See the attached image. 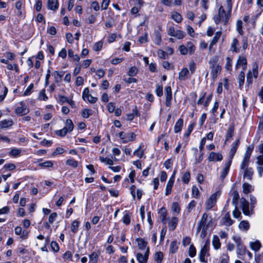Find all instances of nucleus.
I'll use <instances>...</instances> for the list:
<instances>
[{
  "instance_id": "obj_53",
  "label": "nucleus",
  "mask_w": 263,
  "mask_h": 263,
  "mask_svg": "<svg viewBox=\"0 0 263 263\" xmlns=\"http://www.w3.org/2000/svg\"><path fill=\"white\" fill-rule=\"evenodd\" d=\"M192 191L193 197L198 198L199 196V191L198 189L195 185H194L192 187Z\"/></svg>"
},
{
  "instance_id": "obj_1",
  "label": "nucleus",
  "mask_w": 263,
  "mask_h": 263,
  "mask_svg": "<svg viewBox=\"0 0 263 263\" xmlns=\"http://www.w3.org/2000/svg\"><path fill=\"white\" fill-rule=\"evenodd\" d=\"M209 249L210 240H207L203 247L201 248L199 254V259L201 262H207V260H205V255L209 256L210 255L209 253Z\"/></svg>"
},
{
  "instance_id": "obj_10",
  "label": "nucleus",
  "mask_w": 263,
  "mask_h": 263,
  "mask_svg": "<svg viewBox=\"0 0 263 263\" xmlns=\"http://www.w3.org/2000/svg\"><path fill=\"white\" fill-rule=\"evenodd\" d=\"M221 221L223 224L227 226H230L234 222V221L230 217V214L229 212H228L222 218Z\"/></svg>"
},
{
  "instance_id": "obj_61",
  "label": "nucleus",
  "mask_w": 263,
  "mask_h": 263,
  "mask_svg": "<svg viewBox=\"0 0 263 263\" xmlns=\"http://www.w3.org/2000/svg\"><path fill=\"white\" fill-rule=\"evenodd\" d=\"M33 83H31L28 86V87L27 88V89L25 90V91H24V94H23V96H28V95H29L31 94V90L32 89H33Z\"/></svg>"
},
{
  "instance_id": "obj_4",
  "label": "nucleus",
  "mask_w": 263,
  "mask_h": 263,
  "mask_svg": "<svg viewBox=\"0 0 263 263\" xmlns=\"http://www.w3.org/2000/svg\"><path fill=\"white\" fill-rule=\"evenodd\" d=\"M149 253V248L147 247L145 254L143 255L141 253H138L136 254L137 259L139 263H146L148 258Z\"/></svg>"
},
{
  "instance_id": "obj_26",
  "label": "nucleus",
  "mask_w": 263,
  "mask_h": 263,
  "mask_svg": "<svg viewBox=\"0 0 263 263\" xmlns=\"http://www.w3.org/2000/svg\"><path fill=\"white\" fill-rule=\"evenodd\" d=\"M212 244L214 248L216 249H219L221 246V243L220 242L218 237L216 235H214L212 240Z\"/></svg>"
},
{
  "instance_id": "obj_33",
  "label": "nucleus",
  "mask_w": 263,
  "mask_h": 263,
  "mask_svg": "<svg viewBox=\"0 0 263 263\" xmlns=\"http://www.w3.org/2000/svg\"><path fill=\"white\" fill-rule=\"evenodd\" d=\"M243 192L245 194H248L252 190V185L247 182L243 183L242 184Z\"/></svg>"
},
{
  "instance_id": "obj_9",
  "label": "nucleus",
  "mask_w": 263,
  "mask_h": 263,
  "mask_svg": "<svg viewBox=\"0 0 263 263\" xmlns=\"http://www.w3.org/2000/svg\"><path fill=\"white\" fill-rule=\"evenodd\" d=\"M232 164L231 160H228L224 165V167L223 169L221 175L220 176V179L221 180H223L225 177L227 176V174H228V172L229 171L231 165Z\"/></svg>"
},
{
  "instance_id": "obj_60",
  "label": "nucleus",
  "mask_w": 263,
  "mask_h": 263,
  "mask_svg": "<svg viewBox=\"0 0 263 263\" xmlns=\"http://www.w3.org/2000/svg\"><path fill=\"white\" fill-rule=\"evenodd\" d=\"M195 125V123H193L189 126L186 133L184 134V136L188 137L190 135Z\"/></svg>"
},
{
  "instance_id": "obj_7",
  "label": "nucleus",
  "mask_w": 263,
  "mask_h": 263,
  "mask_svg": "<svg viewBox=\"0 0 263 263\" xmlns=\"http://www.w3.org/2000/svg\"><path fill=\"white\" fill-rule=\"evenodd\" d=\"M240 203L241 205L242 210L243 213L246 215H249L250 211L249 210V204L248 201L243 197L240 199Z\"/></svg>"
},
{
  "instance_id": "obj_43",
  "label": "nucleus",
  "mask_w": 263,
  "mask_h": 263,
  "mask_svg": "<svg viewBox=\"0 0 263 263\" xmlns=\"http://www.w3.org/2000/svg\"><path fill=\"white\" fill-rule=\"evenodd\" d=\"M15 168V166L14 164L8 163V164H5L4 165L3 168L2 170V171L4 170L5 171H3V173H4L5 171H7V170L12 171V170H14Z\"/></svg>"
},
{
  "instance_id": "obj_11",
  "label": "nucleus",
  "mask_w": 263,
  "mask_h": 263,
  "mask_svg": "<svg viewBox=\"0 0 263 263\" xmlns=\"http://www.w3.org/2000/svg\"><path fill=\"white\" fill-rule=\"evenodd\" d=\"M223 156L220 153L211 152L210 154L208 159L210 161H220L222 160Z\"/></svg>"
},
{
  "instance_id": "obj_38",
  "label": "nucleus",
  "mask_w": 263,
  "mask_h": 263,
  "mask_svg": "<svg viewBox=\"0 0 263 263\" xmlns=\"http://www.w3.org/2000/svg\"><path fill=\"white\" fill-rule=\"evenodd\" d=\"M123 222L126 225H128L130 223V216L128 211H125L123 217Z\"/></svg>"
},
{
  "instance_id": "obj_56",
  "label": "nucleus",
  "mask_w": 263,
  "mask_h": 263,
  "mask_svg": "<svg viewBox=\"0 0 263 263\" xmlns=\"http://www.w3.org/2000/svg\"><path fill=\"white\" fill-rule=\"evenodd\" d=\"M190 173L189 172H185L182 177L183 182L185 184H187L190 181Z\"/></svg>"
},
{
  "instance_id": "obj_51",
  "label": "nucleus",
  "mask_w": 263,
  "mask_h": 263,
  "mask_svg": "<svg viewBox=\"0 0 263 263\" xmlns=\"http://www.w3.org/2000/svg\"><path fill=\"white\" fill-rule=\"evenodd\" d=\"M64 74V72L63 71L59 72L58 71H55L54 72V76L55 80V82H58L60 80H61Z\"/></svg>"
},
{
  "instance_id": "obj_59",
  "label": "nucleus",
  "mask_w": 263,
  "mask_h": 263,
  "mask_svg": "<svg viewBox=\"0 0 263 263\" xmlns=\"http://www.w3.org/2000/svg\"><path fill=\"white\" fill-rule=\"evenodd\" d=\"M179 50L182 55H186L188 52L187 47L183 45L179 46Z\"/></svg>"
},
{
  "instance_id": "obj_41",
  "label": "nucleus",
  "mask_w": 263,
  "mask_h": 263,
  "mask_svg": "<svg viewBox=\"0 0 263 263\" xmlns=\"http://www.w3.org/2000/svg\"><path fill=\"white\" fill-rule=\"evenodd\" d=\"M163 255L162 252H156L155 254V260L157 262V263H161V261L163 259Z\"/></svg>"
},
{
  "instance_id": "obj_45",
  "label": "nucleus",
  "mask_w": 263,
  "mask_h": 263,
  "mask_svg": "<svg viewBox=\"0 0 263 263\" xmlns=\"http://www.w3.org/2000/svg\"><path fill=\"white\" fill-rule=\"evenodd\" d=\"M68 132L67 127H64L63 129L57 130L55 133L57 135L60 137L65 136L66 134Z\"/></svg>"
},
{
  "instance_id": "obj_24",
  "label": "nucleus",
  "mask_w": 263,
  "mask_h": 263,
  "mask_svg": "<svg viewBox=\"0 0 263 263\" xmlns=\"http://www.w3.org/2000/svg\"><path fill=\"white\" fill-rule=\"evenodd\" d=\"M247 64V61L245 57L239 56L235 66L236 69H238V67L240 65L243 66Z\"/></svg>"
},
{
  "instance_id": "obj_46",
  "label": "nucleus",
  "mask_w": 263,
  "mask_h": 263,
  "mask_svg": "<svg viewBox=\"0 0 263 263\" xmlns=\"http://www.w3.org/2000/svg\"><path fill=\"white\" fill-rule=\"evenodd\" d=\"M161 221L164 224L166 223V215L167 213L165 211V208H162L161 209Z\"/></svg>"
},
{
  "instance_id": "obj_12",
  "label": "nucleus",
  "mask_w": 263,
  "mask_h": 263,
  "mask_svg": "<svg viewBox=\"0 0 263 263\" xmlns=\"http://www.w3.org/2000/svg\"><path fill=\"white\" fill-rule=\"evenodd\" d=\"M239 42L238 40L236 38H234L231 45L230 50L233 52L238 53L240 52V47H239Z\"/></svg>"
},
{
  "instance_id": "obj_40",
  "label": "nucleus",
  "mask_w": 263,
  "mask_h": 263,
  "mask_svg": "<svg viewBox=\"0 0 263 263\" xmlns=\"http://www.w3.org/2000/svg\"><path fill=\"white\" fill-rule=\"evenodd\" d=\"M186 47H187L188 52L190 54H192L194 53L195 50V46L191 42H189L186 44Z\"/></svg>"
},
{
  "instance_id": "obj_25",
  "label": "nucleus",
  "mask_w": 263,
  "mask_h": 263,
  "mask_svg": "<svg viewBox=\"0 0 263 263\" xmlns=\"http://www.w3.org/2000/svg\"><path fill=\"white\" fill-rule=\"evenodd\" d=\"M232 196H233L232 204L236 206L238 204V200L239 198V193L236 190H234L232 193Z\"/></svg>"
},
{
  "instance_id": "obj_50",
  "label": "nucleus",
  "mask_w": 263,
  "mask_h": 263,
  "mask_svg": "<svg viewBox=\"0 0 263 263\" xmlns=\"http://www.w3.org/2000/svg\"><path fill=\"white\" fill-rule=\"evenodd\" d=\"M156 93L158 97H161L163 95V86L162 85H156Z\"/></svg>"
},
{
  "instance_id": "obj_36",
  "label": "nucleus",
  "mask_w": 263,
  "mask_h": 263,
  "mask_svg": "<svg viewBox=\"0 0 263 263\" xmlns=\"http://www.w3.org/2000/svg\"><path fill=\"white\" fill-rule=\"evenodd\" d=\"M172 18L177 23H180L182 20L181 15L177 12L172 14Z\"/></svg>"
},
{
  "instance_id": "obj_52",
  "label": "nucleus",
  "mask_w": 263,
  "mask_h": 263,
  "mask_svg": "<svg viewBox=\"0 0 263 263\" xmlns=\"http://www.w3.org/2000/svg\"><path fill=\"white\" fill-rule=\"evenodd\" d=\"M237 30L240 35H242L243 31L242 30V22L241 20H238L236 23Z\"/></svg>"
},
{
  "instance_id": "obj_2",
  "label": "nucleus",
  "mask_w": 263,
  "mask_h": 263,
  "mask_svg": "<svg viewBox=\"0 0 263 263\" xmlns=\"http://www.w3.org/2000/svg\"><path fill=\"white\" fill-rule=\"evenodd\" d=\"M218 12L221 17V21L223 22L224 25H227L230 19L231 12L228 11L226 13L222 6L220 7Z\"/></svg>"
},
{
  "instance_id": "obj_20",
  "label": "nucleus",
  "mask_w": 263,
  "mask_h": 263,
  "mask_svg": "<svg viewBox=\"0 0 263 263\" xmlns=\"http://www.w3.org/2000/svg\"><path fill=\"white\" fill-rule=\"evenodd\" d=\"M234 127L233 125H231L229 126L227 133L226 136V140L224 141V143L226 144L227 141H228L234 135Z\"/></svg>"
},
{
  "instance_id": "obj_23",
  "label": "nucleus",
  "mask_w": 263,
  "mask_h": 263,
  "mask_svg": "<svg viewBox=\"0 0 263 263\" xmlns=\"http://www.w3.org/2000/svg\"><path fill=\"white\" fill-rule=\"evenodd\" d=\"M138 242V246L140 250H144L147 246V242L145 241L143 238H138L136 239Z\"/></svg>"
},
{
  "instance_id": "obj_37",
  "label": "nucleus",
  "mask_w": 263,
  "mask_h": 263,
  "mask_svg": "<svg viewBox=\"0 0 263 263\" xmlns=\"http://www.w3.org/2000/svg\"><path fill=\"white\" fill-rule=\"evenodd\" d=\"M67 127L68 129V131L69 132H71L73 130L74 128V125L73 122L71 119H67L65 122V126Z\"/></svg>"
},
{
  "instance_id": "obj_19",
  "label": "nucleus",
  "mask_w": 263,
  "mask_h": 263,
  "mask_svg": "<svg viewBox=\"0 0 263 263\" xmlns=\"http://www.w3.org/2000/svg\"><path fill=\"white\" fill-rule=\"evenodd\" d=\"M189 74V71L187 68H183L181 71L179 73L178 79L180 81H184L186 79V77Z\"/></svg>"
},
{
  "instance_id": "obj_64",
  "label": "nucleus",
  "mask_w": 263,
  "mask_h": 263,
  "mask_svg": "<svg viewBox=\"0 0 263 263\" xmlns=\"http://www.w3.org/2000/svg\"><path fill=\"white\" fill-rule=\"evenodd\" d=\"M196 202L195 200H192L187 205V212L190 213L191 211L195 207Z\"/></svg>"
},
{
  "instance_id": "obj_3",
  "label": "nucleus",
  "mask_w": 263,
  "mask_h": 263,
  "mask_svg": "<svg viewBox=\"0 0 263 263\" xmlns=\"http://www.w3.org/2000/svg\"><path fill=\"white\" fill-rule=\"evenodd\" d=\"M217 200V193L213 194L205 202V209L206 210H211L216 204Z\"/></svg>"
},
{
  "instance_id": "obj_30",
  "label": "nucleus",
  "mask_w": 263,
  "mask_h": 263,
  "mask_svg": "<svg viewBox=\"0 0 263 263\" xmlns=\"http://www.w3.org/2000/svg\"><path fill=\"white\" fill-rule=\"evenodd\" d=\"M178 249L177 241H173L171 243L170 247V252L172 253H175Z\"/></svg>"
},
{
  "instance_id": "obj_15",
  "label": "nucleus",
  "mask_w": 263,
  "mask_h": 263,
  "mask_svg": "<svg viewBox=\"0 0 263 263\" xmlns=\"http://www.w3.org/2000/svg\"><path fill=\"white\" fill-rule=\"evenodd\" d=\"M47 7L49 9L55 11L58 9L59 3L58 0H48Z\"/></svg>"
},
{
  "instance_id": "obj_32",
  "label": "nucleus",
  "mask_w": 263,
  "mask_h": 263,
  "mask_svg": "<svg viewBox=\"0 0 263 263\" xmlns=\"http://www.w3.org/2000/svg\"><path fill=\"white\" fill-rule=\"evenodd\" d=\"M79 222L76 220H74L71 226V231L74 233L76 234L78 231V228L79 227Z\"/></svg>"
},
{
  "instance_id": "obj_5",
  "label": "nucleus",
  "mask_w": 263,
  "mask_h": 263,
  "mask_svg": "<svg viewBox=\"0 0 263 263\" xmlns=\"http://www.w3.org/2000/svg\"><path fill=\"white\" fill-rule=\"evenodd\" d=\"M82 98L84 101H85L86 98H87L88 101L90 103H94L98 100L97 98L92 97L91 95L89 93L88 88H85L84 89L83 91Z\"/></svg>"
},
{
  "instance_id": "obj_14",
  "label": "nucleus",
  "mask_w": 263,
  "mask_h": 263,
  "mask_svg": "<svg viewBox=\"0 0 263 263\" xmlns=\"http://www.w3.org/2000/svg\"><path fill=\"white\" fill-rule=\"evenodd\" d=\"M211 75L213 79L217 78L218 73L220 71L221 67L219 65H215V64L213 63L211 66Z\"/></svg>"
},
{
  "instance_id": "obj_55",
  "label": "nucleus",
  "mask_w": 263,
  "mask_h": 263,
  "mask_svg": "<svg viewBox=\"0 0 263 263\" xmlns=\"http://www.w3.org/2000/svg\"><path fill=\"white\" fill-rule=\"evenodd\" d=\"M185 36V33L181 30H177L176 31L173 36L177 37L178 39H182Z\"/></svg>"
},
{
  "instance_id": "obj_21",
  "label": "nucleus",
  "mask_w": 263,
  "mask_h": 263,
  "mask_svg": "<svg viewBox=\"0 0 263 263\" xmlns=\"http://www.w3.org/2000/svg\"><path fill=\"white\" fill-rule=\"evenodd\" d=\"M13 121L11 119L4 120L0 121V127L1 128H8L13 125Z\"/></svg>"
},
{
  "instance_id": "obj_63",
  "label": "nucleus",
  "mask_w": 263,
  "mask_h": 263,
  "mask_svg": "<svg viewBox=\"0 0 263 263\" xmlns=\"http://www.w3.org/2000/svg\"><path fill=\"white\" fill-rule=\"evenodd\" d=\"M108 111L110 113L113 112L116 108L115 103L113 102H109L107 106Z\"/></svg>"
},
{
  "instance_id": "obj_35",
  "label": "nucleus",
  "mask_w": 263,
  "mask_h": 263,
  "mask_svg": "<svg viewBox=\"0 0 263 263\" xmlns=\"http://www.w3.org/2000/svg\"><path fill=\"white\" fill-rule=\"evenodd\" d=\"M82 116L85 118H88L92 114V110L90 109L85 108L82 111Z\"/></svg>"
},
{
  "instance_id": "obj_27",
  "label": "nucleus",
  "mask_w": 263,
  "mask_h": 263,
  "mask_svg": "<svg viewBox=\"0 0 263 263\" xmlns=\"http://www.w3.org/2000/svg\"><path fill=\"white\" fill-rule=\"evenodd\" d=\"M221 35V31H217L216 32L215 36L213 38V40L210 43V48H211L212 47V46L216 44L218 42Z\"/></svg>"
},
{
  "instance_id": "obj_29",
  "label": "nucleus",
  "mask_w": 263,
  "mask_h": 263,
  "mask_svg": "<svg viewBox=\"0 0 263 263\" xmlns=\"http://www.w3.org/2000/svg\"><path fill=\"white\" fill-rule=\"evenodd\" d=\"M250 227L249 223L248 221L243 220L240 222L239 225V228L240 230L243 231H247Z\"/></svg>"
},
{
  "instance_id": "obj_49",
  "label": "nucleus",
  "mask_w": 263,
  "mask_h": 263,
  "mask_svg": "<svg viewBox=\"0 0 263 263\" xmlns=\"http://www.w3.org/2000/svg\"><path fill=\"white\" fill-rule=\"evenodd\" d=\"M66 164L76 168L78 166V162L73 159H69L66 161Z\"/></svg>"
},
{
  "instance_id": "obj_18",
  "label": "nucleus",
  "mask_w": 263,
  "mask_h": 263,
  "mask_svg": "<svg viewBox=\"0 0 263 263\" xmlns=\"http://www.w3.org/2000/svg\"><path fill=\"white\" fill-rule=\"evenodd\" d=\"M183 125V120L182 118H179L176 122L174 127V132L175 133H179L181 131Z\"/></svg>"
},
{
  "instance_id": "obj_48",
  "label": "nucleus",
  "mask_w": 263,
  "mask_h": 263,
  "mask_svg": "<svg viewBox=\"0 0 263 263\" xmlns=\"http://www.w3.org/2000/svg\"><path fill=\"white\" fill-rule=\"evenodd\" d=\"M90 261L92 263H97L98 260V255L96 252H93L89 255Z\"/></svg>"
},
{
  "instance_id": "obj_28",
  "label": "nucleus",
  "mask_w": 263,
  "mask_h": 263,
  "mask_svg": "<svg viewBox=\"0 0 263 263\" xmlns=\"http://www.w3.org/2000/svg\"><path fill=\"white\" fill-rule=\"evenodd\" d=\"M253 148H254V146L253 145L249 146L247 147V149L245 153L243 159H245L247 160L250 161V158L252 152L253 150Z\"/></svg>"
},
{
  "instance_id": "obj_42",
  "label": "nucleus",
  "mask_w": 263,
  "mask_h": 263,
  "mask_svg": "<svg viewBox=\"0 0 263 263\" xmlns=\"http://www.w3.org/2000/svg\"><path fill=\"white\" fill-rule=\"evenodd\" d=\"M21 153V149H17L16 148H12L11 151L9 152V155L16 157L18 156H20V154Z\"/></svg>"
},
{
  "instance_id": "obj_34",
  "label": "nucleus",
  "mask_w": 263,
  "mask_h": 263,
  "mask_svg": "<svg viewBox=\"0 0 263 263\" xmlns=\"http://www.w3.org/2000/svg\"><path fill=\"white\" fill-rule=\"evenodd\" d=\"M237 148H238L237 146H235L233 144L232 145V147L230 151L228 160H231V161L232 162V159L234 157V155L235 154V153L237 151Z\"/></svg>"
},
{
  "instance_id": "obj_17",
  "label": "nucleus",
  "mask_w": 263,
  "mask_h": 263,
  "mask_svg": "<svg viewBox=\"0 0 263 263\" xmlns=\"http://www.w3.org/2000/svg\"><path fill=\"white\" fill-rule=\"evenodd\" d=\"M253 175V170L252 167L246 168L243 171V178H246L249 180H251L252 179V176Z\"/></svg>"
},
{
  "instance_id": "obj_16",
  "label": "nucleus",
  "mask_w": 263,
  "mask_h": 263,
  "mask_svg": "<svg viewBox=\"0 0 263 263\" xmlns=\"http://www.w3.org/2000/svg\"><path fill=\"white\" fill-rule=\"evenodd\" d=\"M208 215L206 213L203 214L200 221L199 222V224L200 226L202 227V228H208L210 222L207 223Z\"/></svg>"
},
{
  "instance_id": "obj_13",
  "label": "nucleus",
  "mask_w": 263,
  "mask_h": 263,
  "mask_svg": "<svg viewBox=\"0 0 263 263\" xmlns=\"http://www.w3.org/2000/svg\"><path fill=\"white\" fill-rule=\"evenodd\" d=\"M29 111V109L26 106L17 107L16 108L15 112L19 116H23L28 114Z\"/></svg>"
},
{
  "instance_id": "obj_6",
  "label": "nucleus",
  "mask_w": 263,
  "mask_h": 263,
  "mask_svg": "<svg viewBox=\"0 0 263 263\" xmlns=\"http://www.w3.org/2000/svg\"><path fill=\"white\" fill-rule=\"evenodd\" d=\"M176 173V170H174L173 174H172V176L170 178L166 186L165 189V195H168L171 193L172 192V189L173 186L174 181H175V174Z\"/></svg>"
},
{
  "instance_id": "obj_58",
  "label": "nucleus",
  "mask_w": 263,
  "mask_h": 263,
  "mask_svg": "<svg viewBox=\"0 0 263 263\" xmlns=\"http://www.w3.org/2000/svg\"><path fill=\"white\" fill-rule=\"evenodd\" d=\"M241 212L238 210L237 206H235V210L233 211V215L234 218L238 219L241 218Z\"/></svg>"
},
{
  "instance_id": "obj_22",
  "label": "nucleus",
  "mask_w": 263,
  "mask_h": 263,
  "mask_svg": "<svg viewBox=\"0 0 263 263\" xmlns=\"http://www.w3.org/2000/svg\"><path fill=\"white\" fill-rule=\"evenodd\" d=\"M246 252V248L243 245H239L237 247V253L239 258H242L241 256L244 255Z\"/></svg>"
},
{
  "instance_id": "obj_62",
  "label": "nucleus",
  "mask_w": 263,
  "mask_h": 263,
  "mask_svg": "<svg viewBox=\"0 0 263 263\" xmlns=\"http://www.w3.org/2000/svg\"><path fill=\"white\" fill-rule=\"evenodd\" d=\"M39 99L40 100L46 101L48 99V97L45 93V89L41 90L39 94Z\"/></svg>"
},
{
  "instance_id": "obj_54",
  "label": "nucleus",
  "mask_w": 263,
  "mask_h": 263,
  "mask_svg": "<svg viewBox=\"0 0 263 263\" xmlns=\"http://www.w3.org/2000/svg\"><path fill=\"white\" fill-rule=\"evenodd\" d=\"M138 73V69L136 67H132L128 71V74L130 77L135 76Z\"/></svg>"
},
{
  "instance_id": "obj_44",
  "label": "nucleus",
  "mask_w": 263,
  "mask_h": 263,
  "mask_svg": "<svg viewBox=\"0 0 263 263\" xmlns=\"http://www.w3.org/2000/svg\"><path fill=\"white\" fill-rule=\"evenodd\" d=\"M178 219L176 217H173L171 219L170 224L171 227H172V230H174L176 229L178 222Z\"/></svg>"
},
{
  "instance_id": "obj_47",
  "label": "nucleus",
  "mask_w": 263,
  "mask_h": 263,
  "mask_svg": "<svg viewBox=\"0 0 263 263\" xmlns=\"http://www.w3.org/2000/svg\"><path fill=\"white\" fill-rule=\"evenodd\" d=\"M189 254L191 257H194L196 255V249L193 245H191L189 248Z\"/></svg>"
},
{
  "instance_id": "obj_57",
  "label": "nucleus",
  "mask_w": 263,
  "mask_h": 263,
  "mask_svg": "<svg viewBox=\"0 0 263 263\" xmlns=\"http://www.w3.org/2000/svg\"><path fill=\"white\" fill-rule=\"evenodd\" d=\"M157 54L158 57L161 59H167V53H166L164 51L161 49H159L157 52Z\"/></svg>"
},
{
  "instance_id": "obj_8",
  "label": "nucleus",
  "mask_w": 263,
  "mask_h": 263,
  "mask_svg": "<svg viewBox=\"0 0 263 263\" xmlns=\"http://www.w3.org/2000/svg\"><path fill=\"white\" fill-rule=\"evenodd\" d=\"M165 93L166 95V105L170 106L172 99V88L171 86H167L165 88Z\"/></svg>"
},
{
  "instance_id": "obj_39",
  "label": "nucleus",
  "mask_w": 263,
  "mask_h": 263,
  "mask_svg": "<svg viewBox=\"0 0 263 263\" xmlns=\"http://www.w3.org/2000/svg\"><path fill=\"white\" fill-rule=\"evenodd\" d=\"M250 247L251 249L255 251H257L261 247V244L259 241L250 242Z\"/></svg>"
},
{
  "instance_id": "obj_31",
  "label": "nucleus",
  "mask_w": 263,
  "mask_h": 263,
  "mask_svg": "<svg viewBox=\"0 0 263 263\" xmlns=\"http://www.w3.org/2000/svg\"><path fill=\"white\" fill-rule=\"evenodd\" d=\"M245 72L241 71L238 75V80L239 83V86L240 88L243 86L245 82Z\"/></svg>"
}]
</instances>
